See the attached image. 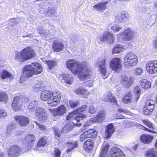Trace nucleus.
Listing matches in <instances>:
<instances>
[{
    "mask_svg": "<svg viewBox=\"0 0 157 157\" xmlns=\"http://www.w3.org/2000/svg\"><path fill=\"white\" fill-rule=\"evenodd\" d=\"M33 89L35 91H37L44 90V87L42 84L40 82L38 84H36L34 86Z\"/></svg>",
    "mask_w": 157,
    "mask_h": 157,
    "instance_id": "nucleus-46",
    "label": "nucleus"
},
{
    "mask_svg": "<svg viewBox=\"0 0 157 157\" xmlns=\"http://www.w3.org/2000/svg\"><path fill=\"white\" fill-rule=\"evenodd\" d=\"M103 100L106 101H109L114 103L116 102V99L112 96V94L110 93H108L104 95L102 97Z\"/></svg>",
    "mask_w": 157,
    "mask_h": 157,
    "instance_id": "nucleus-30",
    "label": "nucleus"
},
{
    "mask_svg": "<svg viewBox=\"0 0 157 157\" xmlns=\"http://www.w3.org/2000/svg\"><path fill=\"white\" fill-rule=\"evenodd\" d=\"M50 111L54 117L61 116L66 113V109L64 105H62L55 109L50 110Z\"/></svg>",
    "mask_w": 157,
    "mask_h": 157,
    "instance_id": "nucleus-16",
    "label": "nucleus"
},
{
    "mask_svg": "<svg viewBox=\"0 0 157 157\" xmlns=\"http://www.w3.org/2000/svg\"><path fill=\"white\" fill-rule=\"evenodd\" d=\"M75 114H78L76 112V110L69 113L66 117L67 119V120H69L71 119V118L74 116Z\"/></svg>",
    "mask_w": 157,
    "mask_h": 157,
    "instance_id": "nucleus-56",
    "label": "nucleus"
},
{
    "mask_svg": "<svg viewBox=\"0 0 157 157\" xmlns=\"http://www.w3.org/2000/svg\"><path fill=\"white\" fill-rule=\"evenodd\" d=\"M143 123L151 129L153 130L154 127L152 123L148 120H142Z\"/></svg>",
    "mask_w": 157,
    "mask_h": 157,
    "instance_id": "nucleus-49",
    "label": "nucleus"
},
{
    "mask_svg": "<svg viewBox=\"0 0 157 157\" xmlns=\"http://www.w3.org/2000/svg\"><path fill=\"white\" fill-rule=\"evenodd\" d=\"M36 55L35 51L31 47H27L21 52H16L15 59L17 61L23 62L34 57Z\"/></svg>",
    "mask_w": 157,
    "mask_h": 157,
    "instance_id": "nucleus-2",
    "label": "nucleus"
},
{
    "mask_svg": "<svg viewBox=\"0 0 157 157\" xmlns=\"http://www.w3.org/2000/svg\"><path fill=\"white\" fill-rule=\"evenodd\" d=\"M153 139V137L150 135H143L140 137V140L143 143L147 144L150 143Z\"/></svg>",
    "mask_w": 157,
    "mask_h": 157,
    "instance_id": "nucleus-29",
    "label": "nucleus"
},
{
    "mask_svg": "<svg viewBox=\"0 0 157 157\" xmlns=\"http://www.w3.org/2000/svg\"><path fill=\"white\" fill-rule=\"evenodd\" d=\"M75 93L84 98L87 97L89 93L87 90L83 88H80L77 89L75 91Z\"/></svg>",
    "mask_w": 157,
    "mask_h": 157,
    "instance_id": "nucleus-31",
    "label": "nucleus"
},
{
    "mask_svg": "<svg viewBox=\"0 0 157 157\" xmlns=\"http://www.w3.org/2000/svg\"><path fill=\"white\" fill-rule=\"evenodd\" d=\"M134 74L136 75H140L143 72V70L141 68H137L134 71Z\"/></svg>",
    "mask_w": 157,
    "mask_h": 157,
    "instance_id": "nucleus-55",
    "label": "nucleus"
},
{
    "mask_svg": "<svg viewBox=\"0 0 157 157\" xmlns=\"http://www.w3.org/2000/svg\"><path fill=\"white\" fill-rule=\"evenodd\" d=\"M61 99V93L57 90L51 92V99L47 102L48 105L50 107L56 106L59 102Z\"/></svg>",
    "mask_w": 157,
    "mask_h": 157,
    "instance_id": "nucleus-5",
    "label": "nucleus"
},
{
    "mask_svg": "<svg viewBox=\"0 0 157 157\" xmlns=\"http://www.w3.org/2000/svg\"><path fill=\"white\" fill-rule=\"evenodd\" d=\"M59 80H61V81L63 82V80L64 81V77L65 76V75H59Z\"/></svg>",
    "mask_w": 157,
    "mask_h": 157,
    "instance_id": "nucleus-63",
    "label": "nucleus"
},
{
    "mask_svg": "<svg viewBox=\"0 0 157 157\" xmlns=\"http://www.w3.org/2000/svg\"><path fill=\"white\" fill-rule=\"evenodd\" d=\"M54 154L56 157H59L61 155V151L58 148H56L55 149Z\"/></svg>",
    "mask_w": 157,
    "mask_h": 157,
    "instance_id": "nucleus-57",
    "label": "nucleus"
},
{
    "mask_svg": "<svg viewBox=\"0 0 157 157\" xmlns=\"http://www.w3.org/2000/svg\"><path fill=\"white\" fill-rule=\"evenodd\" d=\"M97 111V109L95 108L93 105H91L89 108V112L91 114H94Z\"/></svg>",
    "mask_w": 157,
    "mask_h": 157,
    "instance_id": "nucleus-58",
    "label": "nucleus"
},
{
    "mask_svg": "<svg viewBox=\"0 0 157 157\" xmlns=\"http://www.w3.org/2000/svg\"><path fill=\"white\" fill-rule=\"evenodd\" d=\"M121 84L125 87H129L133 83V79L130 77L127 76H123L121 81Z\"/></svg>",
    "mask_w": 157,
    "mask_h": 157,
    "instance_id": "nucleus-23",
    "label": "nucleus"
},
{
    "mask_svg": "<svg viewBox=\"0 0 157 157\" xmlns=\"http://www.w3.org/2000/svg\"><path fill=\"white\" fill-rule=\"evenodd\" d=\"M107 2H101L97 5L94 6L93 8L97 11H103L105 10L106 7Z\"/></svg>",
    "mask_w": 157,
    "mask_h": 157,
    "instance_id": "nucleus-27",
    "label": "nucleus"
},
{
    "mask_svg": "<svg viewBox=\"0 0 157 157\" xmlns=\"http://www.w3.org/2000/svg\"><path fill=\"white\" fill-rule=\"evenodd\" d=\"M66 144L67 146L68 147V148L67 151V153L69 152L77 146V144L76 142L73 143L71 142H67Z\"/></svg>",
    "mask_w": 157,
    "mask_h": 157,
    "instance_id": "nucleus-35",
    "label": "nucleus"
},
{
    "mask_svg": "<svg viewBox=\"0 0 157 157\" xmlns=\"http://www.w3.org/2000/svg\"><path fill=\"white\" fill-rule=\"evenodd\" d=\"M15 119L21 126H26L28 125L29 123V118L24 116H16L15 117Z\"/></svg>",
    "mask_w": 157,
    "mask_h": 157,
    "instance_id": "nucleus-17",
    "label": "nucleus"
},
{
    "mask_svg": "<svg viewBox=\"0 0 157 157\" xmlns=\"http://www.w3.org/2000/svg\"><path fill=\"white\" fill-rule=\"evenodd\" d=\"M20 98L19 97H16L14 98L13 102L12 103V107L15 111L20 110L22 107L23 103L20 104L19 103Z\"/></svg>",
    "mask_w": 157,
    "mask_h": 157,
    "instance_id": "nucleus-20",
    "label": "nucleus"
},
{
    "mask_svg": "<svg viewBox=\"0 0 157 157\" xmlns=\"http://www.w3.org/2000/svg\"><path fill=\"white\" fill-rule=\"evenodd\" d=\"M154 109L153 106H151V108L145 106L143 109L144 113L145 115H149L151 113Z\"/></svg>",
    "mask_w": 157,
    "mask_h": 157,
    "instance_id": "nucleus-42",
    "label": "nucleus"
},
{
    "mask_svg": "<svg viewBox=\"0 0 157 157\" xmlns=\"http://www.w3.org/2000/svg\"><path fill=\"white\" fill-rule=\"evenodd\" d=\"M51 97V92L48 90L42 92L40 95L41 99L44 101L48 100V101Z\"/></svg>",
    "mask_w": 157,
    "mask_h": 157,
    "instance_id": "nucleus-26",
    "label": "nucleus"
},
{
    "mask_svg": "<svg viewBox=\"0 0 157 157\" xmlns=\"http://www.w3.org/2000/svg\"><path fill=\"white\" fill-rule=\"evenodd\" d=\"M64 44L63 42L59 40H55L53 43L52 48L54 51L59 52L64 48Z\"/></svg>",
    "mask_w": 157,
    "mask_h": 157,
    "instance_id": "nucleus-18",
    "label": "nucleus"
},
{
    "mask_svg": "<svg viewBox=\"0 0 157 157\" xmlns=\"http://www.w3.org/2000/svg\"><path fill=\"white\" fill-rule=\"evenodd\" d=\"M129 17V16L126 12L122 11L116 15L115 19L117 22H121L124 20H126Z\"/></svg>",
    "mask_w": 157,
    "mask_h": 157,
    "instance_id": "nucleus-21",
    "label": "nucleus"
},
{
    "mask_svg": "<svg viewBox=\"0 0 157 157\" xmlns=\"http://www.w3.org/2000/svg\"><path fill=\"white\" fill-rule=\"evenodd\" d=\"M94 122H96L94 118V119H92V118H90L86 121L85 123V126H89Z\"/></svg>",
    "mask_w": 157,
    "mask_h": 157,
    "instance_id": "nucleus-59",
    "label": "nucleus"
},
{
    "mask_svg": "<svg viewBox=\"0 0 157 157\" xmlns=\"http://www.w3.org/2000/svg\"><path fill=\"white\" fill-rule=\"evenodd\" d=\"M7 115V112L5 110L0 108V120L6 117Z\"/></svg>",
    "mask_w": 157,
    "mask_h": 157,
    "instance_id": "nucleus-52",
    "label": "nucleus"
},
{
    "mask_svg": "<svg viewBox=\"0 0 157 157\" xmlns=\"http://www.w3.org/2000/svg\"><path fill=\"white\" fill-rule=\"evenodd\" d=\"M115 131V128L112 124H110L106 127L105 134L106 137L108 138L111 136Z\"/></svg>",
    "mask_w": 157,
    "mask_h": 157,
    "instance_id": "nucleus-25",
    "label": "nucleus"
},
{
    "mask_svg": "<svg viewBox=\"0 0 157 157\" xmlns=\"http://www.w3.org/2000/svg\"><path fill=\"white\" fill-rule=\"evenodd\" d=\"M118 111L119 112L123 113L127 115H131V113L127 110H124L122 108H119L118 109Z\"/></svg>",
    "mask_w": 157,
    "mask_h": 157,
    "instance_id": "nucleus-60",
    "label": "nucleus"
},
{
    "mask_svg": "<svg viewBox=\"0 0 157 157\" xmlns=\"http://www.w3.org/2000/svg\"><path fill=\"white\" fill-rule=\"evenodd\" d=\"M66 64L67 67L73 74L78 75L80 80L86 82L90 79L92 76L91 69L87 63L70 59L66 62Z\"/></svg>",
    "mask_w": 157,
    "mask_h": 157,
    "instance_id": "nucleus-1",
    "label": "nucleus"
},
{
    "mask_svg": "<svg viewBox=\"0 0 157 157\" xmlns=\"http://www.w3.org/2000/svg\"><path fill=\"white\" fill-rule=\"evenodd\" d=\"M105 113L103 111H100L98 112L97 117L95 118L96 122L101 123L105 118Z\"/></svg>",
    "mask_w": 157,
    "mask_h": 157,
    "instance_id": "nucleus-28",
    "label": "nucleus"
},
{
    "mask_svg": "<svg viewBox=\"0 0 157 157\" xmlns=\"http://www.w3.org/2000/svg\"><path fill=\"white\" fill-rule=\"evenodd\" d=\"M111 29L114 32H117L122 29V27L119 26L116 24H115L111 27Z\"/></svg>",
    "mask_w": 157,
    "mask_h": 157,
    "instance_id": "nucleus-50",
    "label": "nucleus"
},
{
    "mask_svg": "<svg viewBox=\"0 0 157 157\" xmlns=\"http://www.w3.org/2000/svg\"><path fill=\"white\" fill-rule=\"evenodd\" d=\"M38 33L40 34L42 36H45L47 37L50 35V32L48 30L39 28L37 30Z\"/></svg>",
    "mask_w": 157,
    "mask_h": 157,
    "instance_id": "nucleus-38",
    "label": "nucleus"
},
{
    "mask_svg": "<svg viewBox=\"0 0 157 157\" xmlns=\"http://www.w3.org/2000/svg\"><path fill=\"white\" fill-rule=\"evenodd\" d=\"M0 77L3 79L8 78L10 79H12L13 77L12 75L7 71L2 70L0 72Z\"/></svg>",
    "mask_w": 157,
    "mask_h": 157,
    "instance_id": "nucleus-32",
    "label": "nucleus"
},
{
    "mask_svg": "<svg viewBox=\"0 0 157 157\" xmlns=\"http://www.w3.org/2000/svg\"><path fill=\"white\" fill-rule=\"evenodd\" d=\"M140 85L142 88L147 89L151 87V83L146 79L141 80L140 82Z\"/></svg>",
    "mask_w": 157,
    "mask_h": 157,
    "instance_id": "nucleus-39",
    "label": "nucleus"
},
{
    "mask_svg": "<svg viewBox=\"0 0 157 157\" xmlns=\"http://www.w3.org/2000/svg\"><path fill=\"white\" fill-rule=\"evenodd\" d=\"M88 135V137L89 138L91 137H95L97 134V132L96 131L93 129H90L86 131Z\"/></svg>",
    "mask_w": 157,
    "mask_h": 157,
    "instance_id": "nucleus-41",
    "label": "nucleus"
},
{
    "mask_svg": "<svg viewBox=\"0 0 157 157\" xmlns=\"http://www.w3.org/2000/svg\"><path fill=\"white\" fill-rule=\"evenodd\" d=\"M35 117L40 121H46L48 118L46 110L41 107H37L34 112Z\"/></svg>",
    "mask_w": 157,
    "mask_h": 157,
    "instance_id": "nucleus-8",
    "label": "nucleus"
},
{
    "mask_svg": "<svg viewBox=\"0 0 157 157\" xmlns=\"http://www.w3.org/2000/svg\"><path fill=\"white\" fill-rule=\"evenodd\" d=\"M37 126L39 127V128L41 130H44L46 129V127L44 125L38 124L36 122H35Z\"/></svg>",
    "mask_w": 157,
    "mask_h": 157,
    "instance_id": "nucleus-62",
    "label": "nucleus"
},
{
    "mask_svg": "<svg viewBox=\"0 0 157 157\" xmlns=\"http://www.w3.org/2000/svg\"><path fill=\"white\" fill-rule=\"evenodd\" d=\"M106 58L104 57L100 59L97 63V66L101 73L102 78L104 79L107 78L108 75L106 71V66L105 64Z\"/></svg>",
    "mask_w": 157,
    "mask_h": 157,
    "instance_id": "nucleus-6",
    "label": "nucleus"
},
{
    "mask_svg": "<svg viewBox=\"0 0 157 157\" xmlns=\"http://www.w3.org/2000/svg\"><path fill=\"white\" fill-rule=\"evenodd\" d=\"M110 66L113 70L119 71L121 68L120 59L118 57L113 58L110 61Z\"/></svg>",
    "mask_w": 157,
    "mask_h": 157,
    "instance_id": "nucleus-12",
    "label": "nucleus"
},
{
    "mask_svg": "<svg viewBox=\"0 0 157 157\" xmlns=\"http://www.w3.org/2000/svg\"><path fill=\"white\" fill-rule=\"evenodd\" d=\"M25 104H28L29 102V104L28 105L27 109L29 111L33 112L34 111L35 109V107L38 105L39 103V101L37 100H33L29 101V100H24Z\"/></svg>",
    "mask_w": 157,
    "mask_h": 157,
    "instance_id": "nucleus-19",
    "label": "nucleus"
},
{
    "mask_svg": "<svg viewBox=\"0 0 157 157\" xmlns=\"http://www.w3.org/2000/svg\"><path fill=\"white\" fill-rule=\"evenodd\" d=\"M146 66L147 71L150 74H152L157 72V60L148 61Z\"/></svg>",
    "mask_w": 157,
    "mask_h": 157,
    "instance_id": "nucleus-13",
    "label": "nucleus"
},
{
    "mask_svg": "<svg viewBox=\"0 0 157 157\" xmlns=\"http://www.w3.org/2000/svg\"><path fill=\"white\" fill-rule=\"evenodd\" d=\"M123 101L126 103H130L132 102L131 93L126 94L123 97Z\"/></svg>",
    "mask_w": 157,
    "mask_h": 157,
    "instance_id": "nucleus-40",
    "label": "nucleus"
},
{
    "mask_svg": "<svg viewBox=\"0 0 157 157\" xmlns=\"http://www.w3.org/2000/svg\"><path fill=\"white\" fill-rule=\"evenodd\" d=\"M88 135L86 131L83 133L80 136V140L81 141H82L85 138H89V137H88Z\"/></svg>",
    "mask_w": 157,
    "mask_h": 157,
    "instance_id": "nucleus-61",
    "label": "nucleus"
},
{
    "mask_svg": "<svg viewBox=\"0 0 157 157\" xmlns=\"http://www.w3.org/2000/svg\"><path fill=\"white\" fill-rule=\"evenodd\" d=\"M73 127V124L70 122L69 124H68L64 127L63 129L65 132H68L72 130Z\"/></svg>",
    "mask_w": 157,
    "mask_h": 157,
    "instance_id": "nucleus-47",
    "label": "nucleus"
},
{
    "mask_svg": "<svg viewBox=\"0 0 157 157\" xmlns=\"http://www.w3.org/2000/svg\"><path fill=\"white\" fill-rule=\"evenodd\" d=\"M56 12L55 9L53 8H49L47 12L48 15H54Z\"/></svg>",
    "mask_w": 157,
    "mask_h": 157,
    "instance_id": "nucleus-54",
    "label": "nucleus"
},
{
    "mask_svg": "<svg viewBox=\"0 0 157 157\" xmlns=\"http://www.w3.org/2000/svg\"><path fill=\"white\" fill-rule=\"evenodd\" d=\"M15 127V125L14 124H10L8 125L7 127V133L8 135H10L11 133Z\"/></svg>",
    "mask_w": 157,
    "mask_h": 157,
    "instance_id": "nucleus-44",
    "label": "nucleus"
},
{
    "mask_svg": "<svg viewBox=\"0 0 157 157\" xmlns=\"http://www.w3.org/2000/svg\"><path fill=\"white\" fill-rule=\"evenodd\" d=\"M138 62L137 56L132 52L127 53L124 58V66L128 69H132Z\"/></svg>",
    "mask_w": 157,
    "mask_h": 157,
    "instance_id": "nucleus-4",
    "label": "nucleus"
},
{
    "mask_svg": "<svg viewBox=\"0 0 157 157\" xmlns=\"http://www.w3.org/2000/svg\"><path fill=\"white\" fill-rule=\"evenodd\" d=\"M24 140V147L25 150L27 151L31 149L33 146L35 139L33 135L29 134L25 137Z\"/></svg>",
    "mask_w": 157,
    "mask_h": 157,
    "instance_id": "nucleus-9",
    "label": "nucleus"
},
{
    "mask_svg": "<svg viewBox=\"0 0 157 157\" xmlns=\"http://www.w3.org/2000/svg\"><path fill=\"white\" fill-rule=\"evenodd\" d=\"M86 108V105H84L75 110L77 113L78 115L76 117H75L74 118L78 122H79V121L82 120L86 117L87 116L86 115L83 114H81L82 112H84Z\"/></svg>",
    "mask_w": 157,
    "mask_h": 157,
    "instance_id": "nucleus-14",
    "label": "nucleus"
},
{
    "mask_svg": "<svg viewBox=\"0 0 157 157\" xmlns=\"http://www.w3.org/2000/svg\"><path fill=\"white\" fill-rule=\"evenodd\" d=\"M110 155L111 157H125L123 152L118 147H113L111 149Z\"/></svg>",
    "mask_w": 157,
    "mask_h": 157,
    "instance_id": "nucleus-15",
    "label": "nucleus"
},
{
    "mask_svg": "<svg viewBox=\"0 0 157 157\" xmlns=\"http://www.w3.org/2000/svg\"><path fill=\"white\" fill-rule=\"evenodd\" d=\"M93 143L90 139L87 140L84 142L83 147L86 150H89L93 147Z\"/></svg>",
    "mask_w": 157,
    "mask_h": 157,
    "instance_id": "nucleus-33",
    "label": "nucleus"
},
{
    "mask_svg": "<svg viewBox=\"0 0 157 157\" xmlns=\"http://www.w3.org/2000/svg\"><path fill=\"white\" fill-rule=\"evenodd\" d=\"M79 101H70V104L71 107V108H75L78 106L79 104Z\"/></svg>",
    "mask_w": 157,
    "mask_h": 157,
    "instance_id": "nucleus-53",
    "label": "nucleus"
},
{
    "mask_svg": "<svg viewBox=\"0 0 157 157\" xmlns=\"http://www.w3.org/2000/svg\"><path fill=\"white\" fill-rule=\"evenodd\" d=\"M32 64L33 65H27L23 68L22 73L23 76L30 77L33 74L37 75L42 72V67L40 64L37 63Z\"/></svg>",
    "mask_w": 157,
    "mask_h": 157,
    "instance_id": "nucleus-3",
    "label": "nucleus"
},
{
    "mask_svg": "<svg viewBox=\"0 0 157 157\" xmlns=\"http://www.w3.org/2000/svg\"><path fill=\"white\" fill-rule=\"evenodd\" d=\"M98 38L101 41L106 42L109 44L113 43V34L109 31H106L100 35Z\"/></svg>",
    "mask_w": 157,
    "mask_h": 157,
    "instance_id": "nucleus-10",
    "label": "nucleus"
},
{
    "mask_svg": "<svg viewBox=\"0 0 157 157\" xmlns=\"http://www.w3.org/2000/svg\"><path fill=\"white\" fill-rule=\"evenodd\" d=\"M155 103L154 101L152 100H149L147 101L145 103V106L146 107L151 108L153 106V108H154V104Z\"/></svg>",
    "mask_w": 157,
    "mask_h": 157,
    "instance_id": "nucleus-51",
    "label": "nucleus"
},
{
    "mask_svg": "<svg viewBox=\"0 0 157 157\" xmlns=\"http://www.w3.org/2000/svg\"><path fill=\"white\" fill-rule=\"evenodd\" d=\"M47 144V141L45 138L43 137L40 139L38 142L36 147L34 148V149L36 150H37V148L40 146H44Z\"/></svg>",
    "mask_w": 157,
    "mask_h": 157,
    "instance_id": "nucleus-36",
    "label": "nucleus"
},
{
    "mask_svg": "<svg viewBox=\"0 0 157 157\" xmlns=\"http://www.w3.org/2000/svg\"><path fill=\"white\" fill-rule=\"evenodd\" d=\"M46 63L48 65V67L49 69L53 68L56 65V63L54 61L48 60L46 61Z\"/></svg>",
    "mask_w": 157,
    "mask_h": 157,
    "instance_id": "nucleus-48",
    "label": "nucleus"
},
{
    "mask_svg": "<svg viewBox=\"0 0 157 157\" xmlns=\"http://www.w3.org/2000/svg\"><path fill=\"white\" fill-rule=\"evenodd\" d=\"M8 97L7 94L3 92H0V102H6L7 100Z\"/></svg>",
    "mask_w": 157,
    "mask_h": 157,
    "instance_id": "nucleus-45",
    "label": "nucleus"
},
{
    "mask_svg": "<svg viewBox=\"0 0 157 157\" xmlns=\"http://www.w3.org/2000/svg\"><path fill=\"white\" fill-rule=\"evenodd\" d=\"M116 117L117 119H123L124 118V116L120 114H117Z\"/></svg>",
    "mask_w": 157,
    "mask_h": 157,
    "instance_id": "nucleus-64",
    "label": "nucleus"
},
{
    "mask_svg": "<svg viewBox=\"0 0 157 157\" xmlns=\"http://www.w3.org/2000/svg\"><path fill=\"white\" fill-rule=\"evenodd\" d=\"M134 33V32L130 28H127L125 29L123 32L117 34L116 36L118 38L121 36H123V40L125 41H128L131 40L133 38Z\"/></svg>",
    "mask_w": 157,
    "mask_h": 157,
    "instance_id": "nucleus-7",
    "label": "nucleus"
},
{
    "mask_svg": "<svg viewBox=\"0 0 157 157\" xmlns=\"http://www.w3.org/2000/svg\"><path fill=\"white\" fill-rule=\"evenodd\" d=\"M74 80V78L70 74H67L65 75L64 81L67 83L69 84H71L73 82Z\"/></svg>",
    "mask_w": 157,
    "mask_h": 157,
    "instance_id": "nucleus-34",
    "label": "nucleus"
},
{
    "mask_svg": "<svg viewBox=\"0 0 157 157\" xmlns=\"http://www.w3.org/2000/svg\"><path fill=\"white\" fill-rule=\"evenodd\" d=\"M22 149L16 145L11 146L8 149L7 153L10 157L18 156L21 152Z\"/></svg>",
    "mask_w": 157,
    "mask_h": 157,
    "instance_id": "nucleus-11",
    "label": "nucleus"
},
{
    "mask_svg": "<svg viewBox=\"0 0 157 157\" xmlns=\"http://www.w3.org/2000/svg\"><path fill=\"white\" fill-rule=\"evenodd\" d=\"M123 49L122 46L120 45H118L114 47L113 50V54L119 53Z\"/></svg>",
    "mask_w": 157,
    "mask_h": 157,
    "instance_id": "nucleus-43",
    "label": "nucleus"
},
{
    "mask_svg": "<svg viewBox=\"0 0 157 157\" xmlns=\"http://www.w3.org/2000/svg\"><path fill=\"white\" fill-rule=\"evenodd\" d=\"M133 91L134 94L131 95L132 102L136 101L139 98L141 94V90L138 86L136 87Z\"/></svg>",
    "mask_w": 157,
    "mask_h": 157,
    "instance_id": "nucleus-22",
    "label": "nucleus"
},
{
    "mask_svg": "<svg viewBox=\"0 0 157 157\" xmlns=\"http://www.w3.org/2000/svg\"><path fill=\"white\" fill-rule=\"evenodd\" d=\"M109 148L108 144H103L101 146L99 157H109L108 152Z\"/></svg>",
    "mask_w": 157,
    "mask_h": 157,
    "instance_id": "nucleus-24",
    "label": "nucleus"
},
{
    "mask_svg": "<svg viewBox=\"0 0 157 157\" xmlns=\"http://www.w3.org/2000/svg\"><path fill=\"white\" fill-rule=\"evenodd\" d=\"M145 156L146 157H157V152L151 149L146 152Z\"/></svg>",
    "mask_w": 157,
    "mask_h": 157,
    "instance_id": "nucleus-37",
    "label": "nucleus"
}]
</instances>
